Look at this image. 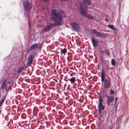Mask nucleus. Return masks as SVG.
Listing matches in <instances>:
<instances>
[{
  "instance_id": "f257e3e1",
  "label": "nucleus",
  "mask_w": 129,
  "mask_h": 129,
  "mask_svg": "<svg viewBox=\"0 0 129 129\" xmlns=\"http://www.w3.org/2000/svg\"><path fill=\"white\" fill-rule=\"evenodd\" d=\"M51 18L55 22L46 26L43 29V30L46 32L48 31L53 27L61 25V23L63 18L62 14L58 13L56 9H53L51 12Z\"/></svg>"
},
{
  "instance_id": "f03ea898",
  "label": "nucleus",
  "mask_w": 129,
  "mask_h": 129,
  "mask_svg": "<svg viewBox=\"0 0 129 129\" xmlns=\"http://www.w3.org/2000/svg\"><path fill=\"white\" fill-rule=\"evenodd\" d=\"M79 3L80 7L79 8L80 14L85 18L90 20H93L94 17L90 15L87 14V5H90L91 3V0H83Z\"/></svg>"
},
{
  "instance_id": "7ed1b4c3",
  "label": "nucleus",
  "mask_w": 129,
  "mask_h": 129,
  "mask_svg": "<svg viewBox=\"0 0 129 129\" xmlns=\"http://www.w3.org/2000/svg\"><path fill=\"white\" fill-rule=\"evenodd\" d=\"M111 82L110 78L108 76L104 81L101 82V90L104 94L106 93L108 91V89L110 87Z\"/></svg>"
},
{
  "instance_id": "20e7f679",
  "label": "nucleus",
  "mask_w": 129,
  "mask_h": 129,
  "mask_svg": "<svg viewBox=\"0 0 129 129\" xmlns=\"http://www.w3.org/2000/svg\"><path fill=\"white\" fill-rule=\"evenodd\" d=\"M23 5L24 10L25 11L30 10L32 8L31 4L27 1H26L23 2Z\"/></svg>"
},
{
  "instance_id": "39448f33",
  "label": "nucleus",
  "mask_w": 129,
  "mask_h": 129,
  "mask_svg": "<svg viewBox=\"0 0 129 129\" xmlns=\"http://www.w3.org/2000/svg\"><path fill=\"white\" fill-rule=\"evenodd\" d=\"M71 26L73 30L76 31H78L80 29L79 24L77 22L71 23Z\"/></svg>"
},
{
  "instance_id": "423d86ee",
  "label": "nucleus",
  "mask_w": 129,
  "mask_h": 129,
  "mask_svg": "<svg viewBox=\"0 0 129 129\" xmlns=\"http://www.w3.org/2000/svg\"><path fill=\"white\" fill-rule=\"evenodd\" d=\"M90 32L91 33L95 34L96 37L105 38L106 36L105 34L104 33L102 34L101 32H98L95 29H91Z\"/></svg>"
},
{
  "instance_id": "0eeeda50",
  "label": "nucleus",
  "mask_w": 129,
  "mask_h": 129,
  "mask_svg": "<svg viewBox=\"0 0 129 129\" xmlns=\"http://www.w3.org/2000/svg\"><path fill=\"white\" fill-rule=\"evenodd\" d=\"M104 106L102 103H99L98 107V113L99 115L100 116H102L101 113H102V110L103 111L104 110Z\"/></svg>"
},
{
  "instance_id": "6e6552de",
  "label": "nucleus",
  "mask_w": 129,
  "mask_h": 129,
  "mask_svg": "<svg viewBox=\"0 0 129 129\" xmlns=\"http://www.w3.org/2000/svg\"><path fill=\"white\" fill-rule=\"evenodd\" d=\"M107 105L108 106L111 102L114 101V97L112 95H107Z\"/></svg>"
},
{
  "instance_id": "1a4fd4ad",
  "label": "nucleus",
  "mask_w": 129,
  "mask_h": 129,
  "mask_svg": "<svg viewBox=\"0 0 129 129\" xmlns=\"http://www.w3.org/2000/svg\"><path fill=\"white\" fill-rule=\"evenodd\" d=\"M7 66L8 64L7 65L5 68V72H4V75L5 76H6L7 77H8L9 76V74L11 72V70L10 68L11 66L9 65V67H7Z\"/></svg>"
},
{
  "instance_id": "9d476101",
  "label": "nucleus",
  "mask_w": 129,
  "mask_h": 129,
  "mask_svg": "<svg viewBox=\"0 0 129 129\" xmlns=\"http://www.w3.org/2000/svg\"><path fill=\"white\" fill-rule=\"evenodd\" d=\"M38 46L37 43H35L32 45L27 50V52H29L30 51L34 50L35 48H37Z\"/></svg>"
},
{
  "instance_id": "9b49d317",
  "label": "nucleus",
  "mask_w": 129,
  "mask_h": 129,
  "mask_svg": "<svg viewBox=\"0 0 129 129\" xmlns=\"http://www.w3.org/2000/svg\"><path fill=\"white\" fill-rule=\"evenodd\" d=\"M91 39L93 46L94 47H96L98 44V41L96 40L95 38L94 37H93L91 38Z\"/></svg>"
},
{
  "instance_id": "f8f14e48",
  "label": "nucleus",
  "mask_w": 129,
  "mask_h": 129,
  "mask_svg": "<svg viewBox=\"0 0 129 129\" xmlns=\"http://www.w3.org/2000/svg\"><path fill=\"white\" fill-rule=\"evenodd\" d=\"M33 59V56L30 54V56L28 58L27 61V66H29L32 64Z\"/></svg>"
},
{
  "instance_id": "ddd939ff",
  "label": "nucleus",
  "mask_w": 129,
  "mask_h": 129,
  "mask_svg": "<svg viewBox=\"0 0 129 129\" xmlns=\"http://www.w3.org/2000/svg\"><path fill=\"white\" fill-rule=\"evenodd\" d=\"M105 73L104 72V70L102 68L101 72V81L103 82L105 79Z\"/></svg>"
},
{
  "instance_id": "4468645a",
  "label": "nucleus",
  "mask_w": 129,
  "mask_h": 129,
  "mask_svg": "<svg viewBox=\"0 0 129 129\" xmlns=\"http://www.w3.org/2000/svg\"><path fill=\"white\" fill-rule=\"evenodd\" d=\"M98 95L99 96L98 99L99 103H102L103 101L102 97V93L101 91L99 93Z\"/></svg>"
},
{
  "instance_id": "2eb2a0df",
  "label": "nucleus",
  "mask_w": 129,
  "mask_h": 129,
  "mask_svg": "<svg viewBox=\"0 0 129 129\" xmlns=\"http://www.w3.org/2000/svg\"><path fill=\"white\" fill-rule=\"evenodd\" d=\"M68 80H69L72 84H73L76 81L75 77H72L70 79H69Z\"/></svg>"
},
{
  "instance_id": "dca6fc26",
  "label": "nucleus",
  "mask_w": 129,
  "mask_h": 129,
  "mask_svg": "<svg viewBox=\"0 0 129 129\" xmlns=\"http://www.w3.org/2000/svg\"><path fill=\"white\" fill-rule=\"evenodd\" d=\"M108 27L111 29L114 30H116V29L114 27V25H113L109 24L108 25Z\"/></svg>"
},
{
  "instance_id": "f3484780",
  "label": "nucleus",
  "mask_w": 129,
  "mask_h": 129,
  "mask_svg": "<svg viewBox=\"0 0 129 129\" xmlns=\"http://www.w3.org/2000/svg\"><path fill=\"white\" fill-rule=\"evenodd\" d=\"M111 64L113 66H114L116 65V62L115 60L114 59H112L111 61Z\"/></svg>"
},
{
  "instance_id": "a211bd4d",
  "label": "nucleus",
  "mask_w": 129,
  "mask_h": 129,
  "mask_svg": "<svg viewBox=\"0 0 129 129\" xmlns=\"http://www.w3.org/2000/svg\"><path fill=\"white\" fill-rule=\"evenodd\" d=\"M24 69V67H22L19 68L17 71V72L18 73H20Z\"/></svg>"
},
{
  "instance_id": "6ab92c4d",
  "label": "nucleus",
  "mask_w": 129,
  "mask_h": 129,
  "mask_svg": "<svg viewBox=\"0 0 129 129\" xmlns=\"http://www.w3.org/2000/svg\"><path fill=\"white\" fill-rule=\"evenodd\" d=\"M61 54L62 53L64 54L67 52V49L66 48H64L61 50Z\"/></svg>"
},
{
  "instance_id": "aec40b11",
  "label": "nucleus",
  "mask_w": 129,
  "mask_h": 129,
  "mask_svg": "<svg viewBox=\"0 0 129 129\" xmlns=\"http://www.w3.org/2000/svg\"><path fill=\"white\" fill-rule=\"evenodd\" d=\"M110 94H113L114 93V91L112 89L110 90Z\"/></svg>"
},
{
  "instance_id": "412c9836",
  "label": "nucleus",
  "mask_w": 129,
  "mask_h": 129,
  "mask_svg": "<svg viewBox=\"0 0 129 129\" xmlns=\"http://www.w3.org/2000/svg\"><path fill=\"white\" fill-rule=\"evenodd\" d=\"M7 81V79H5L3 81V82L2 83V84L5 85Z\"/></svg>"
},
{
  "instance_id": "4be33fe9",
  "label": "nucleus",
  "mask_w": 129,
  "mask_h": 129,
  "mask_svg": "<svg viewBox=\"0 0 129 129\" xmlns=\"http://www.w3.org/2000/svg\"><path fill=\"white\" fill-rule=\"evenodd\" d=\"M105 52L107 55L108 56L110 55V52L106 50Z\"/></svg>"
},
{
  "instance_id": "5701e85b",
  "label": "nucleus",
  "mask_w": 129,
  "mask_h": 129,
  "mask_svg": "<svg viewBox=\"0 0 129 129\" xmlns=\"http://www.w3.org/2000/svg\"><path fill=\"white\" fill-rule=\"evenodd\" d=\"M5 84H2L1 85V88L3 89H4V88H5Z\"/></svg>"
},
{
  "instance_id": "b1692460",
  "label": "nucleus",
  "mask_w": 129,
  "mask_h": 129,
  "mask_svg": "<svg viewBox=\"0 0 129 129\" xmlns=\"http://www.w3.org/2000/svg\"><path fill=\"white\" fill-rule=\"evenodd\" d=\"M43 44V43H42L41 44H40L39 49H41L42 48V46Z\"/></svg>"
},
{
  "instance_id": "393cba45",
  "label": "nucleus",
  "mask_w": 129,
  "mask_h": 129,
  "mask_svg": "<svg viewBox=\"0 0 129 129\" xmlns=\"http://www.w3.org/2000/svg\"><path fill=\"white\" fill-rule=\"evenodd\" d=\"M6 95H7V94H6L4 95L3 96L2 98H4V99H6Z\"/></svg>"
},
{
  "instance_id": "a878e982",
  "label": "nucleus",
  "mask_w": 129,
  "mask_h": 129,
  "mask_svg": "<svg viewBox=\"0 0 129 129\" xmlns=\"http://www.w3.org/2000/svg\"><path fill=\"white\" fill-rule=\"evenodd\" d=\"M118 99L117 97L116 98L115 100V104H116Z\"/></svg>"
},
{
  "instance_id": "bb28decb",
  "label": "nucleus",
  "mask_w": 129,
  "mask_h": 129,
  "mask_svg": "<svg viewBox=\"0 0 129 129\" xmlns=\"http://www.w3.org/2000/svg\"><path fill=\"white\" fill-rule=\"evenodd\" d=\"M5 100V99H4V98H2L1 99L0 101L3 103L4 101Z\"/></svg>"
},
{
  "instance_id": "cd10ccee",
  "label": "nucleus",
  "mask_w": 129,
  "mask_h": 129,
  "mask_svg": "<svg viewBox=\"0 0 129 129\" xmlns=\"http://www.w3.org/2000/svg\"><path fill=\"white\" fill-rule=\"evenodd\" d=\"M5 100V99H4V98H2L1 99L0 101L3 103L4 101Z\"/></svg>"
},
{
  "instance_id": "c85d7f7f",
  "label": "nucleus",
  "mask_w": 129,
  "mask_h": 129,
  "mask_svg": "<svg viewBox=\"0 0 129 129\" xmlns=\"http://www.w3.org/2000/svg\"><path fill=\"white\" fill-rule=\"evenodd\" d=\"M5 100V99H4V98H2L1 99L0 101L3 103L4 101Z\"/></svg>"
},
{
  "instance_id": "c756f323",
  "label": "nucleus",
  "mask_w": 129,
  "mask_h": 129,
  "mask_svg": "<svg viewBox=\"0 0 129 129\" xmlns=\"http://www.w3.org/2000/svg\"><path fill=\"white\" fill-rule=\"evenodd\" d=\"M3 103L0 101V106H1L2 105Z\"/></svg>"
},
{
  "instance_id": "7c9ffc66",
  "label": "nucleus",
  "mask_w": 129,
  "mask_h": 129,
  "mask_svg": "<svg viewBox=\"0 0 129 129\" xmlns=\"http://www.w3.org/2000/svg\"><path fill=\"white\" fill-rule=\"evenodd\" d=\"M5 88L6 91V94H7V92L8 91V89H7L6 87H5Z\"/></svg>"
},
{
  "instance_id": "2f4dec72",
  "label": "nucleus",
  "mask_w": 129,
  "mask_h": 129,
  "mask_svg": "<svg viewBox=\"0 0 129 129\" xmlns=\"http://www.w3.org/2000/svg\"><path fill=\"white\" fill-rule=\"evenodd\" d=\"M59 0L60 1L63 2V1H69V0Z\"/></svg>"
},
{
  "instance_id": "473e14b6",
  "label": "nucleus",
  "mask_w": 129,
  "mask_h": 129,
  "mask_svg": "<svg viewBox=\"0 0 129 129\" xmlns=\"http://www.w3.org/2000/svg\"><path fill=\"white\" fill-rule=\"evenodd\" d=\"M105 20L106 21H109V20L107 19V18H105Z\"/></svg>"
},
{
  "instance_id": "72a5a7b5",
  "label": "nucleus",
  "mask_w": 129,
  "mask_h": 129,
  "mask_svg": "<svg viewBox=\"0 0 129 129\" xmlns=\"http://www.w3.org/2000/svg\"><path fill=\"white\" fill-rule=\"evenodd\" d=\"M43 1H44L45 2H47L48 1V0H42Z\"/></svg>"
},
{
  "instance_id": "f704fd0d",
  "label": "nucleus",
  "mask_w": 129,
  "mask_h": 129,
  "mask_svg": "<svg viewBox=\"0 0 129 129\" xmlns=\"http://www.w3.org/2000/svg\"><path fill=\"white\" fill-rule=\"evenodd\" d=\"M61 13H64V12L62 10H61Z\"/></svg>"
},
{
  "instance_id": "c9c22d12",
  "label": "nucleus",
  "mask_w": 129,
  "mask_h": 129,
  "mask_svg": "<svg viewBox=\"0 0 129 129\" xmlns=\"http://www.w3.org/2000/svg\"><path fill=\"white\" fill-rule=\"evenodd\" d=\"M102 53L103 54V51H102Z\"/></svg>"
},
{
  "instance_id": "e433bc0d",
  "label": "nucleus",
  "mask_w": 129,
  "mask_h": 129,
  "mask_svg": "<svg viewBox=\"0 0 129 129\" xmlns=\"http://www.w3.org/2000/svg\"><path fill=\"white\" fill-rule=\"evenodd\" d=\"M108 106H107V107H106V109H107V108H108Z\"/></svg>"
},
{
  "instance_id": "4c0bfd02",
  "label": "nucleus",
  "mask_w": 129,
  "mask_h": 129,
  "mask_svg": "<svg viewBox=\"0 0 129 129\" xmlns=\"http://www.w3.org/2000/svg\"><path fill=\"white\" fill-rule=\"evenodd\" d=\"M24 15H25H25H25V13H24Z\"/></svg>"
},
{
  "instance_id": "58836bf2",
  "label": "nucleus",
  "mask_w": 129,
  "mask_h": 129,
  "mask_svg": "<svg viewBox=\"0 0 129 129\" xmlns=\"http://www.w3.org/2000/svg\"><path fill=\"white\" fill-rule=\"evenodd\" d=\"M112 127H111L110 129H112Z\"/></svg>"
},
{
  "instance_id": "ea45409f",
  "label": "nucleus",
  "mask_w": 129,
  "mask_h": 129,
  "mask_svg": "<svg viewBox=\"0 0 129 129\" xmlns=\"http://www.w3.org/2000/svg\"><path fill=\"white\" fill-rule=\"evenodd\" d=\"M67 60H68V57H67Z\"/></svg>"
},
{
  "instance_id": "a19ab883",
  "label": "nucleus",
  "mask_w": 129,
  "mask_h": 129,
  "mask_svg": "<svg viewBox=\"0 0 129 129\" xmlns=\"http://www.w3.org/2000/svg\"><path fill=\"white\" fill-rule=\"evenodd\" d=\"M9 83V82H7V83H8V84Z\"/></svg>"
}]
</instances>
